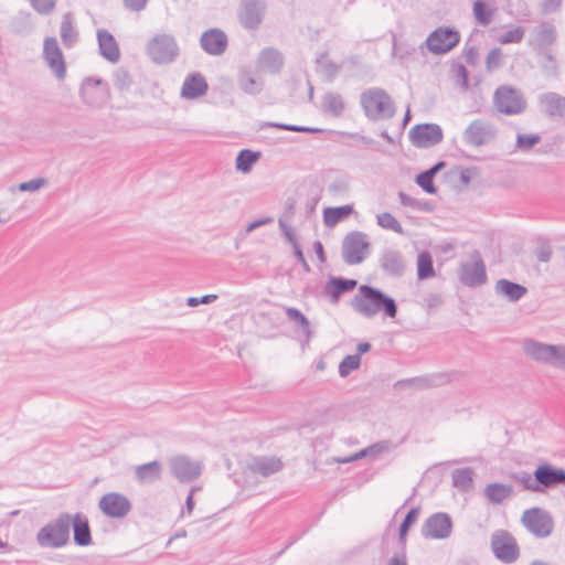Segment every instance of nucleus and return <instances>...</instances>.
Listing matches in <instances>:
<instances>
[{
  "label": "nucleus",
  "instance_id": "24",
  "mask_svg": "<svg viewBox=\"0 0 565 565\" xmlns=\"http://www.w3.org/2000/svg\"><path fill=\"white\" fill-rule=\"evenodd\" d=\"M256 63L259 70L278 74L284 67L285 58L280 51L269 46L259 52Z\"/></svg>",
  "mask_w": 565,
  "mask_h": 565
},
{
  "label": "nucleus",
  "instance_id": "3",
  "mask_svg": "<svg viewBox=\"0 0 565 565\" xmlns=\"http://www.w3.org/2000/svg\"><path fill=\"white\" fill-rule=\"evenodd\" d=\"M72 515L61 513L54 521L45 524L36 534L41 547L60 548L70 542Z\"/></svg>",
  "mask_w": 565,
  "mask_h": 565
},
{
  "label": "nucleus",
  "instance_id": "60",
  "mask_svg": "<svg viewBox=\"0 0 565 565\" xmlns=\"http://www.w3.org/2000/svg\"><path fill=\"white\" fill-rule=\"evenodd\" d=\"M279 223V227L284 234V236L286 237V239L292 245L295 246V244H299L298 242V238L295 234V231L292 230L291 226H289L282 218H279L278 221Z\"/></svg>",
  "mask_w": 565,
  "mask_h": 565
},
{
  "label": "nucleus",
  "instance_id": "31",
  "mask_svg": "<svg viewBox=\"0 0 565 565\" xmlns=\"http://www.w3.org/2000/svg\"><path fill=\"white\" fill-rule=\"evenodd\" d=\"M162 463L153 460L135 468V479L140 483H153L161 479Z\"/></svg>",
  "mask_w": 565,
  "mask_h": 565
},
{
  "label": "nucleus",
  "instance_id": "56",
  "mask_svg": "<svg viewBox=\"0 0 565 565\" xmlns=\"http://www.w3.org/2000/svg\"><path fill=\"white\" fill-rule=\"evenodd\" d=\"M452 71L455 72L458 84L463 90H468L469 88V71L461 63H455L452 65Z\"/></svg>",
  "mask_w": 565,
  "mask_h": 565
},
{
  "label": "nucleus",
  "instance_id": "47",
  "mask_svg": "<svg viewBox=\"0 0 565 565\" xmlns=\"http://www.w3.org/2000/svg\"><path fill=\"white\" fill-rule=\"evenodd\" d=\"M361 365V358L359 354L347 355L339 364V375L347 377L351 372L358 370Z\"/></svg>",
  "mask_w": 565,
  "mask_h": 565
},
{
  "label": "nucleus",
  "instance_id": "43",
  "mask_svg": "<svg viewBox=\"0 0 565 565\" xmlns=\"http://www.w3.org/2000/svg\"><path fill=\"white\" fill-rule=\"evenodd\" d=\"M61 38L66 47H72L77 41V33L73 26L71 14L66 13L61 22Z\"/></svg>",
  "mask_w": 565,
  "mask_h": 565
},
{
  "label": "nucleus",
  "instance_id": "62",
  "mask_svg": "<svg viewBox=\"0 0 565 565\" xmlns=\"http://www.w3.org/2000/svg\"><path fill=\"white\" fill-rule=\"evenodd\" d=\"M292 249H294V256L295 258L297 259V262L301 265V267L303 268V270L306 273H310L311 271V267L310 265L308 264V262L306 260V257L303 255V252L301 249V246L300 244H295V246H292Z\"/></svg>",
  "mask_w": 565,
  "mask_h": 565
},
{
  "label": "nucleus",
  "instance_id": "41",
  "mask_svg": "<svg viewBox=\"0 0 565 565\" xmlns=\"http://www.w3.org/2000/svg\"><path fill=\"white\" fill-rule=\"evenodd\" d=\"M494 9L490 8L483 0H476L472 4L473 17L480 25H488L491 23Z\"/></svg>",
  "mask_w": 565,
  "mask_h": 565
},
{
  "label": "nucleus",
  "instance_id": "63",
  "mask_svg": "<svg viewBox=\"0 0 565 565\" xmlns=\"http://www.w3.org/2000/svg\"><path fill=\"white\" fill-rule=\"evenodd\" d=\"M370 456L376 457L380 454L386 452L390 450V441L381 440L367 447Z\"/></svg>",
  "mask_w": 565,
  "mask_h": 565
},
{
  "label": "nucleus",
  "instance_id": "44",
  "mask_svg": "<svg viewBox=\"0 0 565 565\" xmlns=\"http://www.w3.org/2000/svg\"><path fill=\"white\" fill-rule=\"evenodd\" d=\"M113 82L116 89L127 92L132 85V77L125 67H118L113 73Z\"/></svg>",
  "mask_w": 565,
  "mask_h": 565
},
{
  "label": "nucleus",
  "instance_id": "59",
  "mask_svg": "<svg viewBox=\"0 0 565 565\" xmlns=\"http://www.w3.org/2000/svg\"><path fill=\"white\" fill-rule=\"evenodd\" d=\"M264 127H274L280 130L286 131H292V132H303L305 126L299 125H292V124H282V122H274V121H266L262 125V128Z\"/></svg>",
  "mask_w": 565,
  "mask_h": 565
},
{
  "label": "nucleus",
  "instance_id": "6",
  "mask_svg": "<svg viewBox=\"0 0 565 565\" xmlns=\"http://www.w3.org/2000/svg\"><path fill=\"white\" fill-rule=\"evenodd\" d=\"M521 522L530 533L539 539L550 536L554 530L552 514L539 507L525 510L522 514Z\"/></svg>",
  "mask_w": 565,
  "mask_h": 565
},
{
  "label": "nucleus",
  "instance_id": "61",
  "mask_svg": "<svg viewBox=\"0 0 565 565\" xmlns=\"http://www.w3.org/2000/svg\"><path fill=\"white\" fill-rule=\"evenodd\" d=\"M217 299V295H204L200 298L198 297H189L186 299V305L189 307H196L199 305H209V303H212L214 302L215 300Z\"/></svg>",
  "mask_w": 565,
  "mask_h": 565
},
{
  "label": "nucleus",
  "instance_id": "32",
  "mask_svg": "<svg viewBox=\"0 0 565 565\" xmlns=\"http://www.w3.org/2000/svg\"><path fill=\"white\" fill-rule=\"evenodd\" d=\"M484 497L492 504H502L507 499L514 494V489L511 484L492 482L486 486Z\"/></svg>",
  "mask_w": 565,
  "mask_h": 565
},
{
  "label": "nucleus",
  "instance_id": "25",
  "mask_svg": "<svg viewBox=\"0 0 565 565\" xmlns=\"http://www.w3.org/2000/svg\"><path fill=\"white\" fill-rule=\"evenodd\" d=\"M209 84L205 77L199 73L189 74L181 87V97L185 99H196L206 94Z\"/></svg>",
  "mask_w": 565,
  "mask_h": 565
},
{
  "label": "nucleus",
  "instance_id": "7",
  "mask_svg": "<svg viewBox=\"0 0 565 565\" xmlns=\"http://www.w3.org/2000/svg\"><path fill=\"white\" fill-rule=\"evenodd\" d=\"M460 42V33L454 26H439L425 41L429 52L441 55L450 52Z\"/></svg>",
  "mask_w": 565,
  "mask_h": 565
},
{
  "label": "nucleus",
  "instance_id": "5",
  "mask_svg": "<svg viewBox=\"0 0 565 565\" xmlns=\"http://www.w3.org/2000/svg\"><path fill=\"white\" fill-rule=\"evenodd\" d=\"M180 49L173 35H154L147 44V54L158 65L170 64L179 56Z\"/></svg>",
  "mask_w": 565,
  "mask_h": 565
},
{
  "label": "nucleus",
  "instance_id": "30",
  "mask_svg": "<svg viewBox=\"0 0 565 565\" xmlns=\"http://www.w3.org/2000/svg\"><path fill=\"white\" fill-rule=\"evenodd\" d=\"M556 41L555 28L551 24H542L535 33L533 40L530 41V45L535 53L551 50V46Z\"/></svg>",
  "mask_w": 565,
  "mask_h": 565
},
{
  "label": "nucleus",
  "instance_id": "64",
  "mask_svg": "<svg viewBox=\"0 0 565 565\" xmlns=\"http://www.w3.org/2000/svg\"><path fill=\"white\" fill-rule=\"evenodd\" d=\"M552 365L565 370V345H557L555 361Z\"/></svg>",
  "mask_w": 565,
  "mask_h": 565
},
{
  "label": "nucleus",
  "instance_id": "36",
  "mask_svg": "<svg viewBox=\"0 0 565 565\" xmlns=\"http://www.w3.org/2000/svg\"><path fill=\"white\" fill-rule=\"evenodd\" d=\"M546 114L551 117H565V97L557 93H547L542 97Z\"/></svg>",
  "mask_w": 565,
  "mask_h": 565
},
{
  "label": "nucleus",
  "instance_id": "13",
  "mask_svg": "<svg viewBox=\"0 0 565 565\" xmlns=\"http://www.w3.org/2000/svg\"><path fill=\"white\" fill-rule=\"evenodd\" d=\"M98 508L108 518L122 519L131 511L132 505L125 494L108 492L99 499Z\"/></svg>",
  "mask_w": 565,
  "mask_h": 565
},
{
  "label": "nucleus",
  "instance_id": "12",
  "mask_svg": "<svg viewBox=\"0 0 565 565\" xmlns=\"http://www.w3.org/2000/svg\"><path fill=\"white\" fill-rule=\"evenodd\" d=\"M79 94L85 104L100 107L108 98V84L102 78L86 77L79 88Z\"/></svg>",
  "mask_w": 565,
  "mask_h": 565
},
{
  "label": "nucleus",
  "instance_id": "26",
  "mask_svg": "<svg viewBox=\"0 0 565 565\" xmlns=\"http://www.w3.org/2000/svg\"><path fill=\"white\" fill-rule=\"evenodd\" d=\"M99 54L110 63H117L120 58V50L115 36L107 30L97 31Z\"/></svg>",
  "mask_w": 565,
  "mask_h": 565
},
{
  "label": "nucleus",
  "instance_id": "48",
  "mask_svg": "<svg viewBox=\"0 0 565 565\" xmlns=\"http://www.w3.org/2000/svg\"><path fill=\"white\" fill-rule=\"evenodd\" d=\"M511 478L514 481L521 483V486L524 490H529L532 492H539V484L536 483V480L533 475H531L526 471H521V472L513 473L511 476Z\"/></svg>",
  "mask_w": 565,
  "mask_h": 565
},
{
  "label": "nucleus",
  "instance_id": "40",
  "mask_svg": "<svg viewBox=\"0 0 565 565\" xmlns=\"http://www.w3.org/2000/svg\"><path fill=\"white\" fill-rule=\"evenodd\" d=\"M436 275L434 268V260L428 250H423L417 256V278L426 280Z\"/></svg>",
  "mask_w": 565,
  "mask_h": 565
},
{
  "label": "nucleus",
  "instance_id": "19",
  "mask_svg": "<svg viewBox=\"0 0 565 565\" xmlns=\"http://www.w3.org/2000/svg\"><path fill=\"white\" fill-rule=\"evenodd\" d=\"M200 46L206 54L220 56L227 50L228 38L222 29L211 28L201 34Z\"/></svg>",
  "mask_w": 565,
  "mask_h": 565
},
{
  "label": "nucleus",
  "instance_id": "54",
  "mask_svg": "<svg viewBox=\"0 0 565 565\" xmlns=\"http://www.w3.org/2000/svg\"><path fill=\"white\" fill-rule=\"evenodd\" d=\"M350 182L348 177L340 175L337 177L330 184L328 185V190L330 193L334 195L344 194L349 191Z\"/></svg>",
  "mask_w": 565,
  "mask_h": 565
},
{
  "label": "nucleus",
  "instance_id": "45",
  "mask_svg": "<svg viewBox=\"0 0 565 565\" xmlns=\"http://www.w3.org/2000/svg\"><path fill=\"white\" fill-rule=\"evenodd\" d=\"M377 225L382 228L404 234V230L397 218L390 212H383L376 216Z\"/></svg>",
  "mask_w": 565,
  "mask_h": 565
},
{
  "label": "nucleus",
  "instance_id": "55",
  "mask_svg": "<svg viewBox=\"0 0 565 565\" xmlns=\"http://www.w3.org/2000/svg\"><path fill=\"white\" fill-rule=\"evenodd\" d=\"M523 28L518 26L501 34L498 40L501 44L520 43L523 40Z\"/></svg>",
  "mask_w": 565,
  "mask_h": 565
},
{
  "label": "nucleus",
  "instance_id": "2",
  "mask_svg": "<svg viewBox=\"0 0 565 565\" xmlns=\"http://www.w3.org/2000/svg\"><path fill=\"white\" fill-rule=\"evenodd\" d=\"M365 117L371 121L387 120L395 116L396 106L388 93L380 87L365 89L360 95Z\"/></svg>",
  "mask_w": 565,
  "mask_h": 565
},
{
  "label": "nucleus",
  "instance_id": "52",
  "mask_svg": "<svg viewBox=\"0 0 565 565\" xmlns=\"http://www.w3.org/2000/svg\"><path fill=\"white\" fill-rule=\"evenodd\" d=\"M415 182L428 194H436L437 188L434 184V178L425 170L415 177Z\"/></svg>",
  "mask_w": 565,
  "mask_h": 565
},
{
  "label": "nucleus",
  "instance_id": "10",
  "mask_svg": "<svg viewBox=\"0 0 565 565\" xmlns=\"http://www.w3.org/2000/svg\"><path fill=\"white\" fill-rule=\"evenodd\" d=\"M370 244L366 235L362 232L354 231L344 236L342 241V258L348 265H358L365 259L364 250Z\"/></svg>",
  "mask_w": 565,
  "mask_h": 565
},
{
  "label": "nucleus",
  "instance_id": "20",
  "mask_svg": "<svg viewBox=\"0 0 565 565\" xmlns=\"http://www.w3.org/2000/svg\"><path fill=\"white\" fill-rule=\"evenodd\" d=\"M169 463L172 475L183 483L195 480L202 472L201 465L186 456L174 457Z\"/></svg>",
  "mask_w": 565,
  "mask_h": 565
},
{
  "label": "nucleus",
  "instance_id": "53",
  "mask_svg": "<svg viewBox=\"0 0 565 565\" xmlns=\"http://www.w3.org/2000/svg\"><path fill=\"white\" fill-rule=\"evenodd\" d=\"M46 183H47L46 179L36 178V179H32L26 182H21L17 186L12 185L10 188V191L14 192L18 189L21 192H35V191L40 190L41 188H43Z\"/></svg>",
  "mask_w": 565,
  "mask_h": 565
},
{
  "label": "nucleus",
  "instance_id": "22",
  "mask_svg": "<svg viewBox=\"0 0 565 565\" xmlns=\"http://www.w3.org/2000/svg\"><path fill=\"white\" fill-rule=\"evenodd\" d=\"M358 287V280L341 276H330L323 286L322 294L332 303H338L343 294L353 291Z\"/></svg>",
  "mask_w": 565,
  "mask_h": 565
},
{
  "label": "nucleus",
  "instance_id": "38",
  "mask_svg": "<svg viewBox=\"0 0 565 565\" xmlns=\"http://www.w3.org/2000/svg\"><path fill=\"white\" fill-rule=\"evenodd\" d=\"M287 318L294 322L297 330L306 335L307 341L310 340L312 332L310 330V322L308 318L297 308L286 307L285 308Z\"/></svg>",
  "mask_w": 565,
  "mask_h": 565
},
{
  "label": "nucleus",
  "instance_id": "9",
  "mask_svg": "<svg viewBox=\"0 0 565 565\" xmlns=\"http://www.w3.org/2000/svg\"><path fill=\"white\" fill-rule=\"evenodd\" d=\"M491 548L494 556L505 564L514 563L520 556V548L516 541L504 530L497 531L492 534Z\"/></svg>",
  "mask_w": 565,
  "mask_h": 565
},
{
  "label": "nucleus",
  "instance_id": "57",
  "mask_svg": "<svg viewBox=\"0 0 565 565\" xmlns=\"http://www.w3.org/2000/svg\"><path fill=\"white\" fill-rule=\"evenodd\" d=\"M31 4L39 13L49 14L54 10L56 0H31Z\"/></svg>",
  "mask_w": 565,
  "mask_h": 565
},
{
  "label": "nucleus",
  "instance_id": "58",
  "mask_svg": "<svg viewBox=\"0 0 565 565\" xmlns=\"http://www.w3.org/2000/svg\"><path fill=\"white\" fill-rule=\"evenodd\" d=\"M535 255L539 262L547 263L552 257V247L548 242H542L535 249Z\"/></svg>",
  "mask_w": 565,
  "mask_h": 565
},
{
  "label": "nucleus",
  "instance_id": "29",
  "mask_svg": "<svg viewBox=\"0 0 565 565\" xmlns=\"http://www.w3.org/2000/svg\"><path fill=\"white\" fill-rule=\"evenodd\" d=\"M494 291L510 302H518L527 294V288L519 282L501 278L495 282Z\"/></svg>",
  "mask_w": 565,
  "mask_h": 565
},
{
  "label": "nucleus",
  "instance_id": "49",
  "mask_svg": "<svg viewBox=\"0 0 565 565\" xmlns=\"http://www.w3.org/2000/svg\"><path fill=\"white\" fill-rule=\"evenodd\" d=\"M503 65L502 50L500 47H493L487 55L486 70L488 73H492Z\"/></svg>",
  "mask_w": 565,
  "mask_h": 565
},
{
  "label": "nucleus",
  "instance_id": "34",
  "mask_svg": "<svg viewBox=\"0 0 565 565\" xmlns=\"http://www.w3.org/2000/svg\"><path fill=\"white\" fill-rule=\"evenodd\" d=\"M345 109V103L338 93L328 92L322 97L321 110L333 117H340Z\"/></svg>",
  "mask_w": 565,
  "mask_h": 565
},
{
  "label": "nucleus",
  "instance_id": "51",
  "mask_svg": "<svg viewBox=\"0 0 565 565\" xmlns=\"http://www.w3.org/2000/svg\"><path fill=\"white\" fill-rule=\"evenodd\" d=\"M541 141V136L537 134H518L516 136V148L521 151H529L531 150L535 145H537Z\"/></svg>",
  "mask_w": 565,
  "mask_h": 565
},
{
  "label": "nucleus",
  "instance_id": "35",
  "mask_svg": "<svg viewBox=\"0 0 565 565\" xmlns=\"http://www.w3.org/2000/svg\"><path fill=\"white\" fill-rule=\"evenodd\" d=\"M354 212L353 205L345 204L334 207H326L323 210V223L328 227H332L338 223L348 218Z\"/></svg>",
  "mask_w": 565,
  "mask_h": 565
},
{
  "label": "nucleus",
  "instance_id": "8",
  "mask_svg": "<svg viewBox=\"0 0 565 565\" xmlns=\"http://www.w3.org/2000/svg\"><path fill=\"white\" fill-rule=\"evenodd\" d=\"M267 10L265 0H241L237 19L247 31H256L262 25Z\"/></svg>",
  "mask_w": 565,
  "mask_h": 565
},
{
  "label": "nucleus",
  "instance_id": "28",
  "mask_svg": "<svg viewBox=\"0 0 565 565\" xmlns=\"http://www.w3.org/2000/svg\"><path fill=\"white\" fill-rule=\"evenodd\" d=\"M248 468L254 473L263 477H269L280 471L284 468V463L280 458L275 456H257L248 463Z\"/></svg>",
  "mask_w": 565,
  "mask_h": 565
},
{
  "label": "nucleus",
  "instance_id": "42",
  "mask_svg": "<svg viewBox=\"0 0 565 565\" xmlns=\"http://www.w3.org/2000/svg\"><path fill=\"white\" fill-rule=\"evenodd\" d=\"M420 508L414 507L412 508L403 519L402 523L399 524L398 529V541L402 545H405L406 543V536L408 534V531L411 527L416 523L418 515H419Z\"/></svg>",
  "mask_w": 565,
  "mask_h": 565
},
{
  "label": "nucleus",
  "instance_id": "4",
  "mask_svg": "<svg viewBox=\"0 0 565 565\" xmlns=\"http://www.w3.org/2000/svg\"><path fill=\"white\" fill-rule=\"evenodd\" d=\"M493 106L501 114L514 116L525 111L527 102L521 89L511 85H500L493 94Z\"/></svg>",
  "mask_w": 565,
  "mask_h": 565
},
{
  "label": "nucleus",
  "instance_id": "27",
  "mask_svg": "<svg viewBox=\"0 0 565 565\" xmlns=\"http://www.w3.org/2000/svg\"><path fill=\"white\" fill-rule=\"evenodd\" d=\"M71 526L73 529V540L78 546H89L93 544L92 531L88 519L82 513L72 515Z\"/></svg>",
  "mask_w": 565,
  "mask_h": 565
},
{
  "label": "nucleus",
  "instance_id": "33",
  "mask_svg": "<svg viewBox=\"0 0 565 565\" xmlns=\"http://www.w3.org/2000/svg\"><path fill=\"white\" fill-rule=\"evenodd\" d=\"M238 85L242 90L249 95H257L264 88L262 78L256 77L248 67H242L238 72Z\"/></svg>",
  "mask_w": 565,
  "mask_h": 565
},
{
  "label": "nucleus",
  "instance_id": "50",
  "mask_svg": "<svg viewBox=\"0 0 565 565\" xmlns=\"http://www.w3.org/2000/svg\"><path fill=\"white\" fill-rule=\"evenodd\" d=\"M317 63L322 67L328 82H332L340 71V66L328 60L326 53L320 55Z\"/></svg>",
  "mask_w": 565,
  "mask_h": 565
},
{
  "label": "nucleus",
  "instance_id": "18",
  "mask_svg": "<svg viewBox=\"0 0 565 565\" xmlns=\"http://www.w3.org/2000/svg\"><path fill=\"white\" fill-rule=\"evenodd\" d=\"M533 476L541 493L546 489L565 486V469L554 467L547 462L540 463L535 468Z\"/></svg>",
  "mask_w": 565,
  "mask_h": 565
},
{
  "label": "nucleus",
  "instance_id": "14",
  "mask_svg": "<svg viewBox=\"0 0 565 565\" xmlns=\"http://www.w3.org/2000/svg\"><path fill=\"white\" fill-rule=\"evenodd\" d=\"M452 531V520L448 513L437 512L426 519L422 525V535L425 539L445 540Z\"/></svg>",
  "mask_w": 565,
  "mask_h": 565
},
{
  "label": "nucleus",
  "instance_id": "16",
  "mask_svg": "<svg viewBox=\"0 0 565 565\" xmlns=\"http://www.w3.org/2000/svg\"><path fill=\"white\" fill-rule=\"evenodd\" d=\"M43 58L57 79L66 76V64L56 38L46 36L43 42Z\"/></svg>",
  "mask_w": 565,
  "mask_h": 565
},
{
  "label": "nucleus",
  "instance_id": "21",
  "mask_svg": "<svg viewBox=\"0 0 565 565\" xmlns=\"http://www.w3.org/2000/svg\"><path fill=\"white\" fill-rule=\"evenodd\" d=\"M380 267L386 276L401 278L405 273L406 263L399 250L387 248L381 254Z\"/></svg>",
  "mask_w": 565,
  "mask_h": 565
},
{
  "label": "nucleus",
  "instance_id": "11",
  "mask_svg": "<svg viewBox=\"0 0 565 565\" xmlns=\"http://www.w3.org/2000/svg\"><path fill=\"white\" fill-rule=\"evenodd\" d=\"M409 140L416 148H429L440 143L444 132L439 125L433 122L417 124L409 130Z\"/></svg>",
  "mask_w": 565,
  "mask_h": 565
},
{
  "label": "nucleus",
  "instance_id": "15",
  "mask_svg": "<svg viewBox=\"0 0 565 565\" xmlns=\"http://www.w3.org/2000/svg\"><path fill=\"white\" fill-rule=\"evenodd\" d=\"M497 136L495 127L486 120L476 119L463 131V141L473 147L489 143Z\"/></svg>",
  "mask_w": 565,
  "mask_h": 565
},
{
  "label": "nucleus",
  "instance_id": "17",
  "mask_svg": "<svg viewBox=\"0 0 565 565\" xmlns=\"http://www.w3.org/2000/svg\"><path fill=\"white\" fill-rule=\"evenodd\" d=\"M473 263H463L460 266L459 279L467 287H479L487 281V271L483 259L476 250L472 255Z\"/></svg>",
  "mask_w": 565,
  "mask_h": 565
},
{
  "label": "nucleus",
  "instance_id": "1",
  "mask_svg": "<svg viewBox=\"0 0 565 565\" xmlns=\"http://www.w3.org/2000/svg\"><path fill=\"white\" fill-rule=\"evenodd\" d=\"M352 309L364 318H374L382 312L384 317L394 319L398 308L395 299L382 289L371 285H360L351 300Z\"/></svg>",
  "mask_w": 565,
  "mask_h": 565
},
{
  "label": "nucleus",
  "instance_id": "46",
  "mask_svg": "<svg viewBox=\"0 0 565 565\" xmlns=\"http://www.w3.org/2000/svg\"><path fill=\"white\" fill-rule=\"evenodd\" d=\"M536 54L541 57L540 64L543 71L547 75L556 76L558 74V67L557 62L552 53V50H547Z\"/></svg>",
  "mask_w": 565,
  "mask_h": 565
},
{
  "label": "nucleus",
  "instance_id": "37",
  "mask_svg": "<svg viewBox=\"0 0 565 565\" xmlns=\"http://www.w3.org/2000/svg\"><path fill=\"white\" fill-rule=\"evenodd\" d=\"M260 158L259 151H254L250 149H242L235 159V169L242 173H248L252 171L253 166Z\"/></svg>",
  "mask_w": 565,
  "mask_h": 565
},
{
  "label": "nucleus",
  "instance_id": "23",
  "mask_svg": "<svg viewBox=\"0 0 565 565\" xmlns=\"http://www.w3.org/2000/svg\"><path fill=\"white\" fill-rule=\"evenodd\" d=\"M523 350L524 353L532 360L552 365V363L555 361L557 345L526 339L523 343Z\"/></svg>",
  "mask_w": 565,
  "mask_h": 565
},
{
  "label": "nucleus",
  "instance_id": "39",
  "mask_svg": "<svg viewBox=\"0 0 565 565\" xmlns=\"http://www.w3.org/2000/svg\"><path fill=\"white\" fill-rule=\"evenodd\" d=\"M452 486L461 492H467L473 484V470L469 467L455 469L451 475Z\"/></svg>",
  "mask_w": 565,
  "mask_h": 565
}]
</instances>
